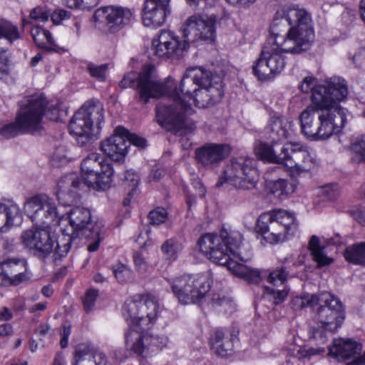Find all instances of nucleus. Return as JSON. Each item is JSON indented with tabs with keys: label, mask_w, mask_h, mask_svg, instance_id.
<instances>
[{
	"label": "nucleus",
	"mask_w": 365,
	"mask_h": 365,
	"mask_svg": "<svg viewBox=\"0 0 365 365\" xmlns=\"http://www.w3.org/2000/svg\"><path fill=\"white\" fill-rule=\"evenodd\" d=\"M182 250V244L174 238L167 240L161 246V250L165 258L170 261L175 260Z\"/></svg>",
	"instance_id": "c03bdc74"
},
{
	"label": "nucleus",
	"mask_w": 365,
	"mask_h": 365,
	"mask_svg": "<svg viewBox=\"0 0 365 365\" xmlns=\"http://www.w3.org/2000/svg\"><path fill=\"white\" fill-rule=\"evenodd\" d=\"M210 71L203 68H191L185 73L179 86L175 80L168 77L163 82L158 78L153 65L142 67L139 73L129 72L119 82L121 88H132L138 94V101L143 104L150 98L168 96L172 104L160 103L156 106V117L158 123L168 129H173L180 135L192 132L196 128L190 118L194 113L190 101L192 99L197 86L205 85L209 80Z\"/></svg>",
	"instance_id": "f257e3e1"
},
{
	"label": "nucleus",
	"mask_w": 365,
	"mask_h": 365,
	"mask_svg": "<svg viewBox=\"0 0 365 365\" xmlns=\"http://www.w3.org/2000/svg\"><path fill=\"white\" fill-rule=\"evenodd\" d=\"M113 272L120 284L131 283L134 281L133 272L124 264L116 265Z\"/></svg>",
	"instance_id": "09e8293b"
},
{
	"label": "nucleus",
	"mask_w": 365,
	"mask_h": 365,
	"mask_svg": "<svg viewBox=\"0 0 365 365\" xmlns=\"http://www.w3.org/2000/svg\"><path fill=\"white\" fill-rule=\"evenodd\" d=\"M190 43L186 38L181 40L170 31L163 30L157 38L152 41L153 54L163 60H178L187 52Z\"/></svg>",
	"instance_id": "2eb2a0df"
},
{
	"label": "nucleus",
	"mask_w": 365,
	"mask_h": 365,
	"mask_svg": "<svg viewBox=\"0 0 365 365\" xmlns=\"http://www.w3.org/2000/svg\"><path fill=\"white\" fill-rule=\"evenodd\" d=\"M303 93L312 91L311 103H312L315 93H320L324 102L336 104L343 101L348 94L346 81L340 78H331L325 85H317V79L312 76L304 78L299 86Z\"/></svg>",
	"instance_id": "4468645a"
},
{
	"label": "nucleus",
	"mask_w": 365,
	"mask_h": 365,
	"mask_svg": "<svg viewBox=\"0 0 365 365\" xmlns=\"http://www.w3.org/2000/svg\"><path fill=\"white\" fill-rule=\"evenodd\" d=\"M230 152L228 145L206 143L195 150V160L201 166L213 168L227 158Z\"/></svg>",
	"instance_id": "5701e85b"
},
{
	"label": "nucleus",
	"mask_w": 365,
	"mask_h": 365,
	"mask_svg": "<svg viewBox=\"0 0 365 365\" xmlns=\"http://www.w3.org/2000/svg\"><path fill=\"white\" fill-rule=\"evenodd\" d=\"M106 355L94 346L87 344H78L74 352L73 365H106Z\"/></svg>",
	"instance_id": "bb28decb"
},
{
	"label": "nucleus",
	"mask_w": 365,
	"mask_h": 365,
	"mask_svg": "<svg viewBox=\"0 0 365 365\" xmlns=\"http://www.w3.org/2000/svg\"><path fill=\"white\" fill-rule=\"evenodd\" d=\"M170 13V6L145 1L143 9V22L148 27L160 26L165 23Z\"/></svg>",
	"instance_id": "cd10ccee"
},
{
	"label": "nucleus",
	"mask_w": 365,
	"mask_h": 365,
	"mask_svg": "<svg viewBox=\"0 0 365 365\" xmlns=\"http://www.w3.org/2000/svg\"><path fill=\"white\" fill-rule=\"evenodd\" d=\"M123 180L128 186L135 188L140 182V177L134 170H128L124 173Z\"/></svg>",
	"instance_id": "4d7b16f0"
},
{
	"label": "nucleus",
	"mask_w": 365,
	"mask_h": 365,
	"mask_svg": "<svg viewBox=\"0 0 365 365\" xmlns=\"http://www.w3.org/2000/svg\"><path fill=\"white\" fill-rule=\"evenodd\" d=\"M223 94L222 78L210 72L209 80L205 85L199 86L192 100L197 107L204 108L219 103Z\"/></svg>",
	"instance_id": "4be33fe9"
},
{
	"label": "nucleus",
	"mask_w": 365,
	"mask_h": 365,
	"mask_svg": "<svg viewBox=\"0 0 365 365\" xmlns=\"http://www.w3.org/2000/svg\"><path fill=\"white\" fill-rule=\"evenodd\" d=\"M216 17L215 15L195 14L183 24L181 30L183 38L188 42L213 41L215 36Z\"/></svg>",
	"instance_id": "f3484780"
},
{
	"label": "nucleus",
	"mask_w": 365,
	"mask_h": 365,
	"mask_svg": "<svg viewBox=\"0 0 365 365\" xmlns=\"http://www.w3.org/2000/svg\"><path fill=\"white\" fill-rule=\"evenodd\" d=\"M68 219L70 232L81 239L93 240L88 245V250L96 252L103 237L102 226L92 222L91 211L83 207H75L70 211Z\"/></svg>",
	"instance_id": "f8f14e48"
},
{
	"label": "nucleus",
	"mask_w": 365,
	"mask_h": 365,
	"mask_svg": "<svg viewBox=\"0 0 365 365\" xmlns=\"http://www.w3.org/2000/svg\"><path fill=\"white\" fill-rule=\"evenodd\" d=\"M103 108L99 101L86 102L74 114L69 123V130L81 146L97 139L103 123Z\"/></svg>",
	"instance_id": "6e6552de"
},
{
	"label": "nucleus",
	"mask_w": 365,
	"mask_h": 365,
	"mask_svg": "<svg viewBox=\"0 0 365 365\" xmlns=\"http://www.w3.org/2000/svg\"><path fill=\"white\" fill-rule=\"evenodd\" d=\"M283 287L284 288L281 290L272 289L270 291L274 304H279L284 302L288 295L289 289L284 285Z\"/></svg>",
	"instance_id": "052dcab7"
},
{
	"label": "nucleus",
	"mask_w": 365,
	"mask_h": 365,
	"mask_svg": "<svg viewBox=\"0 0 365 365\" xmlns=\"http://www.w3.org/2000/svg\"><path fill=\"white\" fill-rule=\"evenodd\" d=\"M194 187L196 189V195L200 197H203L205 195L206 190L202 183L200 180H196L192 182Z\"/></svg>",
	"instance_id": "338daca9"
},
{
	"label": "nucleus",
	"mask_w": 365,
	"mask_h": 365,
	"mask_svg": "<svg viewBox=\"0 0 365 365\" xmlns=\"http://www.w3.org/2000/svg\"><path fill=\"white\" fill-rule=\"evenodd\" d=\"M93 18L95 21L104 23L110 33H116L134 20L133 11L123 6H108L97 9Z\"/></svg>",
	"instance_id": "aec40b11"
},
{
	"label": "nucleus",
	"mask_w": 365,
	"mask_h": 365,
	"mask_svg": "<svg viewBox=\"0 0 365 365\" xmlns=\"http://www.w3.org/2000/svg\"><path fill=\"white\" fill-rule=\"evenodd\" d=\"M168 282L174 297L183 305L201 303L210 289L207 278L201 274H185Z\"/></svg>",
	"instance_id": "9d476101"
},
{
	"label": "nucleus",
	"mask_w": 365,
	"mask_h": 365,
	"mask_svg": "<svg viewBox=\"0 0 365 365\" xmlns=\"http://www.w3.org/2000/svg\"><path fill=\"white\" fill-rule=\"evenodd\" d=\"M140 299L141 309L140 312V327L142 329H150L158 317L159 304L157 298L150 294L141 295L138 297Z\"/></svg>",
	"instance_id": "7c9ffc66"
},
{
	"label": "nucleus",
	"mask_w": 365,
	"mask_h": 365,
	"mask_svg": "<svg viewBox=\"0 0 365 365\" xmlns=\"http://www.w3.org/2000/svg\"><path fill=\"white\" fill-rule=\"evenodd\" d=\"M107 69L108 66L106 64L95 65L90 63L88 65V70L91 76L101 81H104L106 78Z\"/></svg>",
	"instance_id": "6e6d98bb"
},
{
	"label": "nucleus",
	"mask_w": 365,
	"mask_h": 365,
	"mask_svg": "<svg viewBox=\"0 0 365 365\" xmlns=\"http://www.w3.org/2000/svg\"><path fill=\"white\" fill-rule=\"evenodd\" d=\"M289 271L287 267H277L269 272L267 281L273 286H284L287 280Z\"/></svg>",
	"instance_id": "de8ad7c7"
},
{
	"label": "nucleus",
	"mask_w": 365,
	"mask_h": 365,
	"mask_svg": "<svg viewBox=\"0 0 365 365\" xmlns=\"http://www.w3.org/2000/svg\"><path fill=\"white\" fill-rule=\"evenodd\" d=\"M299 120L302 133L307 139L318 140L340 133L346 117L337 103H325L320 93H315L312 103L301 113Z\"/></svg>",
	"instance_id": "f03ea898"
},
{
	"label": "nucleus",
	"mask_w": 365,
	"mask_h": 365,
	"mask_svg": "<svg viewBox=\"0 0 365 365\" xmlns=\"http://www.w3.org/2000/svg\"><path fill=\"white\" fill-rule=\"evenodd\" d=\"M282 164L287 167L292 175L299 176L309 173L314 167V162L308 148L299 143H288L284 145Z\"/></svg>",
	"instance_id": "a211bd4d"
},
{
	"label": "nucleus",
	"mask_w": 365,
	"mask_h": 365,
	"mask_svg": "<svg viewBox=\"0 0 365 365\" xmlns=\"http://www.w3.org/2000/svg\"><path fill=\"white\" fill-rule=\"evenodd\" d=\"M82 180L88 187L105 190L112 181L113 170L100 153H89L81 162Z\"/></svg>",
	"instance_id": "9b49d317"
},
{
	"label": "nucleus",
	"mask_w": 365,
	"mask_h": 365,
	"mask_svg": "<svg viewBox=\"0 0 365 365\" xmlns=\"http://www.w3.org/2000/svg\"><path fill=\"white\" fill-rule=\"evenodd\" d=\"M147 329L140 327L129 329L125 334V344L139 356L147 358L164 346L167 339L164 337L153 336L146 331Z\"/></svg>",
	"instance_id": "dca6fc26"
},
{
	"label": "nucleus",
	"mask_w": 365,
	"mask_h": 365,
	"mask_svg": "<svg viewBox=\"0 0 365 365\" xmlns=\"http://www.w3.org/2000/svg\"><path fill=\"white\" fill-rule=\"evenodd\" d=\"M81 182V179L75 173L61 178L57 185V197L63 205L67 206L73 202L76 192Z\"/></svg>",
	"instance_id": "c756f323"
},
{
	"label": "nucleus",
	"mask_w": 365,
	"mask_h": 365,
	"mask_svg": "<svg viewBox=\"0 0 365 365\" xmlns=\"http://www.w3.org/2000/svg\"><path fill=\"white\" fill-rule=\"evenodd\" d=\"M284 145L279 146L277 142L267 143L261 140L255 143L254 150L257 158L260 160L272 163L282 164L284 152L282 150Z\"/></svg>",
	"instance_id": "473e14b6"
},
{
	"label": "nucleus",
	"mask_w": 365,
	"mask_h": 365,
	"mask_svg": "<svg viewBox=\"0 0 365 365\" xmlns=\"http://www.w3.org/2000/svg\"><path fill=\"white\" fill-rule=\"evenodd\" d=\"M125 134L127 130L117 127L113 135L101 143V150L113 161H123L128 153L129 142L125 138Z\"/></svg>",
	"instance_id": "b1692460"
},
{
	"label": "nucleus",
	"mask_w": 365,
	"mask_h": 365,
	"mask_svg": "<svg viewBox=\"0 0 365 365\" xmlns=\"http://www.w3.org/2000/svg\"><path fill=\"white\" fill-rule=\"evenodd\" d=\"M213 301L215 304H218L220 307H222L224 308V311L225 312H230L232 313L233 311H235V304L232 303V302L225 297L220 298L219 297H213Z\"/></svg>",
	"instance_id": "0e129e2a"
},
{
	"label": "nucleus",
	"mask_w": 365,
	"mask_h": 365,
	"mask_svg": "<svg viewBox=\"0 0 365 365\" xmlns=\"http://www.w3.org/2000/svg\"><path fill=\"white\" fill-rule=\"evenodd\" d=\"M133 257L135 265L138 269H145L146 268V262L140 252H135Z\"/></svg>",
	"instance_id": "69168bd1"
},
{
	"label": "nucleus",
	"mask_w": 365,
	"mask_h": 365,
	"mask_svg": "<svg viewBox=\"0 0 365 365\" xmlns=\"http://www.w3.org/2000/svg\"><path fill=\"white\" fill-rule=\"evenodd\" d=\"M62 237L56 242V247L54 252L55 259L65 257L68 253L73 245H78V241L81 238L75 236L70 232L69 228H66L62 232Z\"/></svg>",
	"instance_id": "58836bf2"
},
{
	"label": "nucleus",
	"mask_w": 365,
	"mask_h": 365,
	"mask_svg": "<svg viewBox=\"0 0 365 365\" xmlns=\"http://www.w3.org/2000/svg\"><path fill=\"white\" fill-rule=\"evenodd\" d=\"M285 64L283 52L279 47L265 43L253 63L252 73L260 81H271L284 70Z\"/></svg>",
	"instance_id": "ddd939ff"
},
{
	"label": "nucleus",
	"mask_w": 365,
	"mask_h": 365,
	"mask_svg": "<svg viewBox=\"0 0 365 365\" xmlns=\"http://www.w3.org/2000/svg\"><path fill=\"white\" fill-rule=\"evenodd\" d=\"M20 217L19 207L13 201L0 202V230L11 227Z\"/></svg>",
	"instance_id": "e433bc0d"
},
{
	"label": "nucleus",
	"mask_w": 365,
	"mask_h": 365,
	"mask_svg": "<svg viewBox=\"0 0 365 365\" xmlns=\"http://www.w3.org/2000/svg\"><path fill=\"white\" fill-rule=\"evenodd\" d=\"M20 38L21 34L16 25L4 19L0 20V38L12 43Z\"/></svg>",
	"instance_id": "79ce46f5"
},
{
	"label": "nucleus",
	"mask_w": 365,
	"mask_h": 365,
	"mask_svg": "<svg viewBox=\"0 0 365 365\" xmlns=\"http://www.w3.org/2000/svg\"><path fill=\"white\" fill-rule=\"evenodd\" d=\"M168 216V213L165 208L158 207L149 212L148 220L151 225H159L165 222Z\"/></svg>",
	"instance_id": "3c124183"
},
{
	"label": "nucleus",
	"mask_w": 365,
	"mask_h": 365,
	"mask_svg": "<svg viewBox=\"0 0 365 365\" xmlns=\"http://www.w3.org/2000/svg\"><path fill=\"white\" fill-rule=\"evenodd\" d=\"M0 276L9 285L17 286L30 279L25 264L19 260L9 259L0 263Z\"/></svg>",
	"instance_id": "a878e982"
},
{
	"label": "nucleus",
	"mask_w": 365,
	"mask_h": 365,
	"mask_svg": "<svg viewBox=\"0 0 365 365\" xmlns=\"http://www.w3.org/2000/svg\"><path fill=\"white\" fill-rule=\"evenodd\" d=\"M21 241L31 253L41 259H45L53 250L56 242L50 232L43 228H31L22 232Z\"/></svg>",
	"instance_id": "6ab92c4d"
},
{
	"label": "nucleus",
	"mask_w": 365,
	"mask_h": 365,
	"mask_svg": "<svg viewBox=\"0 0 365 365\" xmlns=\"http://www.w3.org/2000/svg\"><path fill=\"white\" fill-rule=\"evenodd\" d=\"M292 125V121L283 116H272L264 131L272 142H278L289 136Z\"/></svg>",
	"instance_id": "2f4dec72"
},
{
	"label": "nucleus",
	"mask_w": 365,
	"mask_h": 365,
	"mask_svg": "<svg viewBox=\"0 0 365 365\" xmlns=\"http://www.w3.org/2000/svg\"><path fill=\"white\" fill-rule=\"evenodd\" d=\"M291 10L306 11L298 6L287 7L282 11H278L270 25L269 37L267 38L265 43L275 45L277 41H280V38H283L286 36V34H287L291 26L297 25V22L290 21L287 16V14Z\"/></svg>",
	"instance_id": "393cba45"
},
{
	"label": "nucleus",
	"mask_w": 365,
	"mask_h": 365,
	"mask_svg": "<svg viewBox=\"0 0 365 365\" xmlns=\"http://www.w3.org/2000/svg\"><path fill=\"white\" fill-rule=\"evenodd\" d=\"M256 229L267 242L277 244L293 236L298 229V222L294 212L274 209L259 216Z\"/></svg>",
	"instance_id": "423d86ee"
},
{
	"label": "nucleus",
	"mask_w": 365,
	"mask_h": 365,
	"mask_svg": "<svg viewBox=\"0 0 365 365\" xmlns=\"http://www.w3.org/2000/svg\"><path fill=\"white\" fill-rule=\"evenodd\" d=\"M48 106L46 97L36 93L24 97L19 102L16 120L3 126L0 135L11 138L21 133H34L43 128L42 120Z\"/></svg>",
	"instance_id": "20e7f679"
},
{
	"label": "nucleus",
	"mask_w": 365,
	"mask_h": 365,
	"mask_svg": "<svg viewBox=\"0 0 365 365\" xmlns=\"http://www.w3.org/2000/svg\"><path fill=\"white\" fill-rule=\"evenodd\" d=\"M318 305L315 312L317 324L309 327V339L317 345H324L328 341L327 333H335L345 319V310L341 302L329 293L318 295Z\"/></svg>",
	"instance_id": "7ed1b4c3"
},
{
	"label": "nucleus",
	"mask_w": 365,
	"mask_h": 365,
	"mask_svg": "<svg viewBox=\"0 0 365 365\" xmlns=\"http://www.w3.org/2000/svg\"><path fill=\"white\" fill-rule=\"evenodd\" d=\"M317 297V294H308L301 297H294L292 299L290 304L295 311L301 310L306 307L314 308L318 305Z\"/></svg>",
	"instance_id": "49530a36"
},
{
	"label": "nucleus",
	"mask_w": 365,
	"mask_h": 365,
	"mask_svg": "<svg viewBox=\"0 0 365 365\" xmlns=\"http://www.w3.org/2000/svg\"><path fill=\"white\" fill-rule=\"evenodd\" d=\"M255 164V160L250 158L232 159L219 177L216 186L220 187L225 183H229L238 190H249L255 188L259 180Z\"/></svg>",
	"instance_id": "1a4fd4ad"
},
{
	"label": "nucleus",
	"mask_w": 365,
	"mask_h": 365,
	"mask_svg": "<svg viewBox=\"0 0 365 365\" xmlns=\"http://www.w3.org/2000/svg\"><path fill=\"white\" fill-rule=\"evenodd\" d=\"M309 249L313 259L319 267L330 264L333 259L327 256L324 252V247L319 245V240L316 235H312L309 242Z\"/></svg>",
	"instance_id": "a19ab883"
},
{
	"label": "nucleus",
	"mask_w": 365,
	"mask_h": 365,
	"mask_svg": "<svg viewBox=\"0 0 365 365\" xmlns=\"http://www.w3.org/2000/svg\"><path fill=\"white\" fill-rule=\"evenodd\" d=\"M71 333V326L69 323L66 322L64 323L60 331V336H61V340H60V345L61 348L64 349L67 347L68 344V338Z\"/></svg>",
	"instance_id": "13d9d810"
},
{
	"label": "nucleus",
	"mask_w": 365,
	"mask_h": 365,
	"mask_svg": "<svg viewBox=\"0 0 365 365\" xmlns=\"http://www.w3.org/2000/svg\"><path fill=\"white\" fill-rule=\"evenodd\" d=\"M235 336L227 330H216L210 338L211 349L215 354L227 358L234 354Z\"/></svg>",
	"instance_id": "c85d7f7f"
},
{
	"label": "nucleus",
	"mask_w": 365,
	"mask_h": 365,
	"mask_svg": "<svg viewBox=\"0 0 365 365\" xmlns=\"http://www.w3.org/2000/svg\"><path fill=\"white\" fill-rule=\"evenodd\" d=\"M51 15L50 11L44 6H38L34 8L29 14L31 20L46 22Z\"/></svg>",
	"instance_id": "603ef678"
},
{
	"label": "nucleus",
	"mask_w": 365,
	"mask_h": 365,
	"mask_svg": "<svg viewBox=\"0 0 365 365\" xmlns=\"http://www.w3.org/2000/svg\"><path fill=\"white\" fill-rule=\"evenodd\" d=\"M31 34L36 45L41 48L48 51H56V45L54 43L51 33L39 26H33Z\"/></svg>",
	"instance_id": "4c0bfd02"
},
{
	"label": "nucleus",
	"mask_w": 365,
	"mask_h": 365,
	"mask_svg": "<svg viewBox=\"0 0 365 365\" xmlns=\"http://www.w3.org/2000/svg\"><path fill=\"white\" fill-rule=\"evenodd\" d=\"M125 138L129 142V146L133 144L136 147L143 148L146 146V140L145 138L138 136L136 134L129 133L127 130Z\"/></svg>",
	"instance_id": "e2e57ef3"
},
{
	"label": "nucleus",
	"mask_w": 365,
	"mask_h": 365,
	"mask_svg": "<svg viewBox=\"0 0 365 365\" xmlns=\"http://www.w3.org/2000/svg\"><path fill=\"white\" fill-rule=\"evenodd\" d=\"M295 188L296 186L294 184L284 179H278L270 183L271 192L278 197L287 196L292 193Z\"/></svg>",
	"instance_id": "37998d69"
},
{
	"label": "nucleus",
	"mask_w": 365,
	"mask_h": 365,
	"mask_svg": "<svg viewBox=\"0 0 365 365\" xmlns=\"http://www.w3.org/2000/svg\"><path fill=\"white\" fill-rule=\"evenodd\" d=\"M140 296L136 295L127 299L123 307V314L130 327V329L140 327L139 315L141 307L140 299L138 298Z\"/></svg>",
	"instance_id": "c9c22d12"
},
{
	"label": "nucleus",
	"mask_w": 365,
	"mask_h": 365,
	"mask_svg": "<svg viewBox=\"0 0 365 365\" xmlns=\"http://www.w3.org/2000/svg\"><path fill=\"white\" fill-rule=\"evenodd\" d=\"M320 194L328 200H334L338 196L337 186L333 185L324 186L320 190Z\"/></svg>",
	"instance_id": "bf43d9fd"
},
{
	"label": "nucleus",
	"mask_w": 365,
	"mask_h": 365,
	"mask_svg": "<svg viewBox=\"0 0 365 365\" xmlns=\"http://www.w3.org/2000/svg\"><path fill=\"white\" fill-rule=\"evenodd\" d=\"M287 16L290 21L297 22V25L291 26L275 46L283 53L300 54L309 48L314 38L311 15L307 11L291 10Z\"/></svg>",
	"instance_id": "0eeeda50"
},
{
	"label": "nucleus",
	"mask_w": 365,
	"mask_h": 365,
	"mask_svg": "<svg viewBox=\"0 0 365 365\" xmlns=\"http://www.w3.org/2000/svg\"><path fill=\"white\" fill-rule=\"evenodd\" d=\"M232 255H229L228 262L221 266H225L237 277L245 279L249 283L257 284L260 282V273L259 270L248 267L242 263L234 260Z\"/></svg>",
	"instance_id": "f704fd0d"
},
{
	"label": "nucleus",
	"mask_w": 365,
	"mask_h": 365,
	"mask_svg": "<svg viewBox=\"0 0 365 365\" xmlns=\"http://www.w3.org/2000/svg\"><path fill=\"white\" fill-rule=\"evenodd\" d=\"M13 318L11 311L6 307H3L0 309V320L9 321Z\"/></svg>",
	"instance_id": "774afa93"
},
{
	"label": "nucleus",
	"mask_w": 365,
	"mask_h": 365,
	"mask_svg": "<svg viewBox=\"0 0 365 365\" xmlns=\"http://www.w3.org/2000/svg\"><path fill=\"white\" fill-rule=\"evenodd\" d=\"M326 350L324 347H300L294 356L299 359H308L309 360L312 357L315 356H322L325 353Z\"/></svg>",
	"instance_id": "8fccbe9b"
},
{
	"label": "nucleus",
	"mask_w": 365,
	"mask_h": 365,
	"mask_svg": "<svg viewBox=\"0 0 365 365\" xmlns=\"http://www.w3.org/2000/svg\"><path fill=\"white\" fill-rule=\"evenodd\" d=\"M99 2L100 0H66L68 7L82 10H90L96 6Z\"/></svg>",
	"instance_id": "864d4df0"
},
{
	"label": "nucleus",
	"mask_w": 365,
	"mask_h": 365,
	"mask_svg": "<svg viewBox=\"0 0 365 365\" xmlns=\"http://www.w3.org/2000/svg\"><path fill=\"white\" fill-rule=\"evenodd\" d=\"M362 345L351 339H335L329 348V354L333 357L349 359L360 353Z\"/></svg>",
	"instance_id": "72a5a7b5"
},
{
	"label": "nucleus",
	"mask_w": 365,
	"mask_h": 365,
	"mask_svg": "<svg viewBox=\"0 0 365 365\" xmlns=\"http://www.w3.org/2000/svg\"><path fill=\"white\" fill-rule=\"evenodd\" d=\"M98 296V292L95 289L88 290L82 299L83 309L86 313L91 312Z\"/></svg>",
	"instance_id": "5fc2aeb1"
},
{
	"label": "nucleus",
	"mask_w": 365,
	"mask_h": 365,
	"mask_svg": "<svg viewBox=\"0 0 365 365\" xmlns=\"http://www.w3.org/2000/svg\"><path fill=\"white\" fill-rule=\"evenodd\" d=\"M351 160L356 164L365 163V134L358 137L351 145Z\"/></svg>",
	"instance_id": "a18cd8bd"
},
{
	"label": "nucleus",
	"mask_w": 365,
	"mask_h": 365,
	"mask_svg": "<svg viewBox=\"0 0 365 365\" xmlns=\"http://www.w3.org/2000/svg\"><path fill=\"white\" fill-rule=\"evenodd\" d=\"M9 61L6 51H0V78L9 73Z\"/></svg>",
	"instance_id": "680f3d73"
},
{
	"label": "nucleus",
	"mask_w": 365,
	"mask_h": 365,
	"mask_svg": "<svg viewBox=\"0 0 365 365\" xmlns=\"http://www.w3.org/2000/svg\"><path fill=\"white\" fill-rule=\"evenodd\" d=\"M344 256L349 263L365 267V242L348 246Z\"/></svg>",
	"instance_id": "ea45409f"
},
{
	"label": "nucleus",
	"mask_w": 365,
	"mask_h": 365,
	"mask_svg": "<svg viewBox=\"0 0 365 365\" xmlns=\"http://www.w3.org/2000/svg\"><path fill=\"white\" fill-rule=\"evenodd\" d=\"M242 244V235L238 231H227L222 228L220 235L206 233L202 235L197 241L200 250L210 261L217 264H224L228 262L229 255L238 258L240 250Z\"/></svg>",
	"instance_id": "39448f33"
},
{
	"label": "nucleus",
	"mask_w": 365,
	"mask_h": 365,
	"mask_svg": "<svg viewBox=\"0 0 365 365\" xmlns=\"http://www.w3.org/2000/svg\"><path fill=\"white\" fill-rule=\"evenodd\" d=\"M24 210L36 225H49L57 217L55 204L46 195L29 198L24 204Z\"/></svg>",
	"instance_id": "412c9836"
}]
</instances>
